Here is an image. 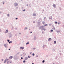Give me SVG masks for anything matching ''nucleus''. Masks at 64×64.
I'll return each mask as SVG.
<instances>
[{
  "label": "nucleus",
  "mask_w": 64,
  "mask_h": 64,
  "mask_svg": "<svg viewBox=\"0 0 64 64\" xmlns=\"http://www.w3.org/2000/svg\"><path fill=\"white\" fill-rule=\"evenodd\" d=\"M51 40H52V39H51V38H50L48 39V41H51Z\"/></svg>",
  "instance_id": "7"
},
{
  "label": "nucleus",
  "mask_w": 64,
  "mask_h": 64,
  "mask_svg": "<svg viewBox=\"0 0 64 64\" xmlns=\"http://www.w3.org/2000/svg\"><path fill=\"white\" fill-rule=\"evenodd\" d=\"M21 59H23V58L22 57V58H21Z\"/></svg>",
  "instance_id": "30"
},
{
  "label": "nucleus",
  "mask_w": 64,
  "mask_h": 64,
  "mask_svg": "<svg viewBox=\"0 0 64 64\" xmlns=\"http://www.w3.org/2000/svg\"><path fill=\"white\" fill-rule=\"evenodd\" d=\"M12 41H11L10 42V43H12Z\"/></svg>",
  "instance_id": "33"
},
{
  "label": "nucleus",
  "mask_w": 64,
  "mask_h": 64,
  "mask_svg": "<svg viewBox=\"0 0 64 64\" xmlns=\"http://www.w3.org/2000/svg\"><path fill=\"white\" fill-rule=\"evenodd\" d=\"M42 27H44V26H42Z\"/></svg>",
  "instance_id": "40"
},
{
  "label": "nucleus",
  "mask_w": 64,
  "mask_h": 64,
  "mask_svg": "<svg viewBox=\"0 0 64 64\" xmlns=\"http://www.w3.org/2000/svg\"><path fill=\"white\" fill-rule=\"evenodd\" d=\"M30 33H32V32H31Z\"/></svg>",
  "instance_id": "35"
},
{
  "label": "nucleus",
  "mask_w": 64,
  "mask_h": 64,
  "mask_svg": "<svg viewBox=\"0 0 64 64\" xmlns=\"http://www.w3.org/2000/svg\"><path fill=\"white\" fill-rule=\"evenodd\" d=\"M7 63H8V62H7Z\"/></svg>",
  "instance_id": "36"
},
{
  "label": "nucleus",
  "mask_w": 64,
  "mask_h": 64,
  "mask_svg": "<svg viewBox=\"0 0 64 64\" xmlns=\"http://www.w3.org/2000/svg\"><path fill=\"white\" fill-rule=\"evenodd\" d=\"M20 34H21L20 33Z\"/></svg>",
  "instance_id": "44"
},
{
  "label": "nucleus",
  "mask_w": 64,
  "mask_h": 64,
  "mask_svg": "<svg viewBox=\"0 0 64 64\" xmlns=\"http://www.w3.org/2000/svg\"><path fill=\"white\" fill-rule=\"evenodd\" d=\"M6 61H8V60H9V59H6Z\"/></svg>",
  "instance_id": "20"
},
{
  "label": "nucleus",
  "mask_w": 64,
  "mask_h": 64,
  "mask_svg": "<svg viewBox=\"0 0 64 64\" xmlns=\"http://www.w3.org/2000/svg\"><path fill=\"white\" fill-rule=\"evenodd\" d=\"M16 20H17V19H18V18H16Z\"/></svg>",
  "instance_id": "28"
},
{
  "label": "nucleus",
  "mask_w": 64,
  "mask_h": 64,
  "mask_svg": "<svg viewBox=\"0 0 64 64\" xmlns=\"http://www.w3.org/2000/svg\"><path fill=\"white\" fill-rule=\"evenodd\" d=\"M12 58H13V57H12V56H11L9 58V59H12Z\"/></svg>",
  "instance_id": "9"
},
{
  "label": "nucleus",
  "mask_w": 64,
  "mask_h": 64,
  "mask_svg": "<svg viewBox=\"0 0 64 64\" xmlns=\"http://www.w3.org/2000/svg\"><path fill=\"white\" fill-rule=\"evenodd\" d=\"M7 41H8V42H9V41H9V40H7Z\"/></svg>",
  "instance_id": "23"
},
{
  "label": "nucleus",
  "mask_w": 64,
  "mask_h": 64,
  "mask_svg": "<svg viewBox=\"0 0 64 64\" xmlns=\"http://www.w3.org/2000/svg\"><path fill=\"white\" fill-rule=\"evenodd\" d=\"M54 44H55L56 43V41H55L54 42Z\"/></svg>",
  "instance_id": "13"
},
{
  "label": "nucleus",
  "mask_w": 64,
  "mask_h": 64,
  "mask_svg": "<svg viewBox=\"0 0 64 64\" xmlns=\"http://www.w3.org/2000/svg\"><path fill=\"white\" fill-rule=\"evenodd\" d=\"M4 45L6 47H7V44H5Z\"/></svg>",
  "instance_id": "12"
},
{
  "label": "nucleus",
  "mask_w": 64,
  "mask_h": 64,
  "mask_svg": "<svg viewBox=\"0 0 64 64\" xmlns=\"http://www.w3.org/2000/svg\"><path fill=\"white\" fill-rule=\"evenodd\" d=\"M8 32V30H6V33H7Z\"/></svg>",
  "instance_id": "11"
},
{
  "label": "nucleus",
  "mask_w": 64,
  "mask_h": 64,
  "mask_svg": "<svg viewBox=\"0 0 64 64\" xmlns=\"http://www.w3.org/2000/svg\"><path fill=\"white\" fill-rule=\"evenodd\" d=\"M24 11H25V10H23Z\"/></svg>",
  "instance_id": "32"
},
{
  "label": "nucleus",
  "mask_w": 64,
  "mask_h": 64,
  "mask_svg": "<svg viewBox=\"0 0 64 64\" xmlns=\"http://www.w3.org/2000/svg\"><path fill=\"white\" fill-rule=\"evenodd\" d=\"M29 44V42H28L26 44V45H27V44Z\"/></svg>",
  "instance_id": "14"
},
{
  "label": "nucleus",
  "mask_w": 64,
  "mask_h": 64,
  "mask_svg": "<svg viewBox=\"0 0 64 64\" xmlns=\"http://www.w3.org/2000/svg\"><path fill=\"white\" fill-rule=\"evenodd\" d=\"M53 6L54 8H55V6H56L55 5V4H53Z\"/></svg>",
  "instance_id": "8"
},
{
  "label": "nucleus",
  "mask_w": 64,
  "mask_h": 64,
  "mask_svg": "<svg viewBox=\"0 0 64 64\" xmlns=\"http://www.w3.org/2000/svg\"><path fill=\"white\" fill-rule=\"evenodd\" d=\"M10 43V42H9V43Z\"/></svg>",
  "instance_id": "41"
},
{
  "label": "nucleus",
  "mask_w": 64,
  "mask_h": 64,
  "mask_svg": "<svg viewBox=\"0 0 64 64\" xmlns=\"http://www.w3.org/2000/svg\"><path fill=\"white\" fill-rule=\"evenodd\" d=\"M4 4V2L3 3V4Z\"/></svg>",
  "instance_id": "37"
},
{
  "label": "nucleus",
  "mask_w": 64,
  "mask_h": 64,
  "mask_svg": "<svg viewBox=\"0 0 64 64\" xmlns=\"http://www.w3.org/2000/svg\"><path fill=\"white\" fill-rule=\"evenodd\" d=\"M32 64H34V63H33Z\"/></svg>",
  "instance_id": "42"
},
{
  "label": "nucleus",
  "mask_w": 64,
  "mask_h": 64,
  "mask_svg": "<svg viewBox=\"0 0 64 64\" xmlns=\"http://www.w3.org/2000/svg\"><path fill=\"white\" fill-rule=\"evenodd\" d=\"M60 30H57V32H58V33H59V32H60Z\"/></svg>",
  "instance_id": "5"
},
{
  "label": "nucleus",
  "mask_w": 64,
  "mask_h": 64,
  "mask_svg": "<svg viewBox=\"0 0 64 64\" xmlns=\"http://www.w3.org/2000/svg\"><path fill=\"white\" fill-rule=\"evenodd\" d=\"M44 31H45L46 30V29L45 28L44 29Z\"/></svg>",
  "instance_id": "22"
},
{
  "label": "nucleus",
  "mask_w": 64,
  "mask_h": 64,
  "mask_svg": "<svg viewBox=\"0 0 64 64\" xmlns=\"http://www.w3.org/2000/svg\"><path fill=\"white\" fill-rule=\"evenodd\" d=\"M44 62H45V60H43L42 62V63H44Z\"/></svg>",
  "instance_id": "18"
},
{
  "label": "nucleus",
  "mask_w": 64,
  "mask_h": 64,
  "mask_svg": "<svg viewBox=\"0 0 64 64\" xmlns=\"http://www.w3.org/2000/svg\"><path fill=\"white\" fill-rule=\"evenodd\" d=\"M18 4H17V3H14V6H18Z\"/></svg>",
  "instance_id": "1"
},
{
  "label": "nucleus",
  "mask_w": 64,
  "mask_h": 64,
  "mask_svg": "<svg viewBox=\"0 0 64 64\" xmlns=\"http://www.w3.org/2000/svg\"><path fill=\"white\" fill-rule=\"evenodd\" d=\"M49 19L50 20H52V16H50L49 17Z\"/></svg>",
  "instance_id": "2"
},
{
  "label": "nucleus",
  "mask_w": 64,
  "mask_h": 64,
  "mask_svg": "<svg viewBox=\"0 0 64 64\" xmlns=\"http://www.w3.org/2000/svg\"><path fill=\"white\" fill-rule=\"evenodd\" d=\"M53 29L54 30H55V28H54V27H53Z\"/></svg>",
  "instance_id": "17"
},
{
  "label": "nucleus",
  "mask_w": 64,
  "mask_h": 64,
  "mask_svg": "<svg viewBox=\"0 0 64 64\" xmlns=\"http://www.w3.org/2000/svg\"><path fill=\"white\" fill-rule=\"evenodd\" d=\"M25 62V60H24L23 61V62H24V63L25 62Z\"/></svg>",
  "instance_id": "24"
},
{
  "label": "nucleus",
  "mask_w": 64,
  "mask_h": 64,
  "mask_svg": "<svg viewBox=\"0 0 64 64\" xmlns=\"http://www.w3.org/2000/svg\"><path fill=\"white\" fill-rule=\"evenodd\" d=\"M28 58H30V56H28Z\"/></svg>",
  "instance_id": "29"
},
{
  "label": "nucleus",
  "mask_w": 64,
  "mask_h": 64,
  "mask_svg": "<svg viewBox=\"0 0 64 64\" xmlns=\"http://www.w3.org/2000/svg\"><path fill=\"white\" fill-rule=\"evenodd\" d=\"M48 26V24H46L44 25V26Z\"/></svg>",
  "instance_id": "16"
},
{
  "label": "nucleus",
  "mask_w": 64,
  "mask_h": 64,
  "mask_svg": "<svg viewBox=\"0 0 64 64\" xmlns=\"http://www.w3.org/2000/svg\"><path fill=\"white\" fill-rule=\"evenodd\" d=\"M26 6H28V5L27 4V5H26Z\"/></svg>",
  "instance_id": "34"
},
{
  "label": "nucleus",
  "mask_w": 64,
  "mask_h": 64,
  "mask_svg": "<svg viewBox=\"0 0 64 64\" xmlns=\"http://www.w3.org/2000/svg\"><path fill=\"white\" fill-rule=\"evenodd\" d=\"M8 50H10V49L9 48V49H8Z\"/></svg>",
  "instance_id": "39"
},
{
  "label": "nucleus",
  "mask_w": 64,
  "mask_h": 64,
  "mask_svg": "<svg viewBox=\"0 0 64 64\" xmlns=\"http://www.w3.org/2000/svg\"><path fill=\"white\" fill-rule=\"evenodd\" d=\"M11 62H10V63H11Z\"/></svg>",
  "instance_id": "38"
},
{
  "label": "nucleus",
  "mask_w": 64,
  "mask_h": 64,
  "mask_svg": "<svg viewBox=\"0 0 64 64\" xmlns=\"http://www.w3.org/2000/svg\"><path fill=\"white\" fill-rule=\"evenodd\" d=\"M2 61H3V60H4L3 59H2Z\"/></svg>",
  "instance_id": "31"
},
{
  "label": "nucleus",
  "mask_w": 64,
  "mask_h": 64,
  "mask_svg": "<svg viewBox=\"0 0 64 64\" xmlns=\"http://www.w3.org/2000/svg\"><path fill=\"white\" fill-rule=\"evenodd\" d=\"M10 16V15H9V14H8V16Z\"/></svg>",
  "instance_id": "27"
},
{
  "label": "nucleus",
  "mask_w": 64,
  "mask_h": 64,
  "mask_svg": "<svg viewBox=\"0 0 64 64\" xmlns=\"http://www.w3.org/2000/svg\"><path fill=\"white\" fill-rule=\"evenodd\" d=\"M28 59V57H25L24 60H27Z\"/></svg>",
  "instance_id": "3"
},
{
  "label": "nucleus",
  "mask_w": 64,
  "mask_h": 64,
  "mask_svg": "<svg viewBox=\"0 0 64 64\" xmlns=\"http://www.w3.org/2000/svg\"><path fill=\"white\" fill-rule=\"evenodd\" d=\"M45 18H46V17H45Z\"/></svg>",
  "instance_id": "45"
},
{
  "label": "nucleus",
  "mask_w": 64,
  "mask_h": 64,
  "mask_svg": "<svg viewBox=\"0 0 64 64\" xmlns=\"http://www.w3.org/2000/svg\"><path fill=\"white\" fill-rule=\"evenodd\" d=\"M31 53H30V54H31Z\"/></svg>",
  "instance_id": "46"
},
{
  "label": "nucleus",
  "mask_w": 64,
  "mask_h": 64,
  "mask_svg": "<svg viewBox=\"0 0 64 64\" xmlns=\"http://www.w3.org/2000/svg\"><path fill=\"white\" fill-rule=\"evenodd\" d=\"M20 49H22L23 50L24 49V48L21 47H20Z\"/></svg>",
  "instance_id": "6"
},
{
  "label": "nucleus",
  "mask_w": 64,
  "mask_h": 64,
  "mask_svg": "<svg viewBox=\"0 0 64 64\" xmlns=\"http://www.w3.org/2000/svg\"><path fill=\"white\" fill-rule=\"evenodd\" d=\"M36 14H33V16H36Z\"/></svg>",
  "instance_id": "4"
},
{
  "label": "nucleus",
  "mask_w": 64,
  "mask_h": 64,
  "mask_svg": "<svg viewBox=\"0 0 64 64\" xmlns=\"http://www.w3.org/2000/svg\"><path fill=\"white\" fill-rule=\"evenodd\" d=\"M34 55H35V54H32V56H34Z\"/></svg>",
  "instance_id": "19"
},
{
  "label": "nucleus",
  "mask_w": 64,
  "mask_h": 64,
  "mask_svg": "<svg viewBox=\"0 0 64 64\" xmlns=\"http://www.w3.org/2000/svg\"><path fill=\"white\" fill-rule=\"evenodd\" d=\"M6 62H7V60H5L4 61V63H5Z\"/></svg>",
  "instance_id": "10"
},
{
  "label": "nucleus",
  "mask_w": 64,
  "mask_h": 64,
  "mask_svg": "<svg viewBox=\"0 0 64 64\" xmlns=\"http://www.w3.org/2000/svg\"><path fill=\"white\" fill-rule=\"evenodd\" d=\"M53 30H51V32H53Z\"/></svg>",
  "instance_id": "21"
},
{
  "label": "nucleus",
  "mask_w": 64,
  "mask_h": 64,
  "mask_svg": "<svg viewBox=\"0 0 64 64\" xmlns=\"http://www.w3.org/2000/svg\"><path fill=\"white\" fill-rule=\"evenodd\" d=\"M55 24H57V22H55Z\"/></svg>",
  "instance_id": "15"
},
{
  "label": "nucleus",
  "mask_w": 64,
  "mask_h": 64,
  "mask_svg": "<svg viewBox=\"0 0 64 64\" xmlns=\"http://www.w3.org/2000/svg\"><path fill=\"white\" fill-rule=\"evenodd\" d=\"M25 29H27V28H25Z\"/></svg>",
  "instance_id": "25"
},
{
  "label": "nucleus",
  "mask_w": 64,
  "mask_h": 64,
  "mask_svg": "<svg viewBox=\"0 0 64 64\" xmlns=\"http://www.w3.org/2000/svg\"><path fill=\"white\" fill-rule=\"evenodd\" d=\"M42 23V24H44V22H43Z\"/></svg>",
  "instance_id": "26"
},
{
  "label": "nucleus",
  "mask_w": 64,
  "mask_h": 64,
  "mask_svg": "<svg viewBox=\"0 0 64 64\" xmlns=\"http://www.w3.org/2000/svg\"><path fill=\"white\" fill-rule=\"evenodd\" d=\"M34 49H35V48H34Z\"/></svg>",
  "instance_id": "43"
}]
</instances>
